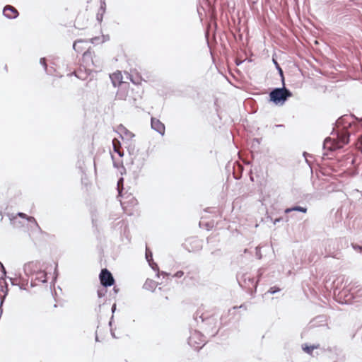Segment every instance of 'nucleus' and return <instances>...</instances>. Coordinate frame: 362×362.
I'll return each mask as SVG.
<instances>
[{"instance_id": "f257e3e1", "label": "nucleus", "mask_w": 362, "mask_h": 362, "mask_svg": "<svg viewBox=\"0 0 362 362\" xmlns=\"http://www.w3.org/2000/svg\"><path fill=\"white\" fill-rule=\"evenodd\" d=\"M218 318V315L211 311L206 310L203 305L199 307L193 315V320L197 325L201 324V328L211 332L213 337L218 332L219 328L217 327Z\"/></svg>"}, {"instance_id": "f03ea898", "label": "nucleus", "mask_w": 362, "mask_h": 362, "mask_svg": "<svg viewBox=\"0 0 362 362\" xmlns=\"http://www.w3.org/2000/svg\"><path fill=\"white\" fill-rule=\"evenodd\" d=\"M130 156V163L128 164L129 170L132 173L134 178H137L144 168L148 157L145 151L135 150L134 146L129 145L127 148Z\"/></svg>"}, {"instance_id": "7ed1b4c3", "label": "nucleus", "mask_w": 362, "mask_h": 362, "mask_svg": "<svg viewBox=\"0 0 362 362\" xmlns=\"http://www.w3.org/2000/svg\"><path fill=\"white\" fill-rule=\"evenodd\" d=\"M356 117L353 115H344L336 121L337 128L341 129L337 131V136L339 143L347 144L349 142L350 132L348 131L351 127Z\"/></svg>"}, {"instance_id": "20e7f679", "label": "nucleus", "mask_w": 362, "mask_h": 362, "mask_svg": "<svg viewBox=\"0 0 362 362\" xmlns=\"http://www.w3.org/2000/svg\"><path fill=\"white\" fill-rule=\"evenodd\" d=\"M293 95L292 92L283 85L281 88H274L269 93V102L281 106Z\"/></svg>"}, {"instance_id": "39448f33", "label": "nucleus", "mask_w": 362, "mask_h": 362, "mask_svg": "<svg viewBox=\"0 0 362 362\" xmlns=\"http://www.w3.org/2000/svg\"><path fill=\"white\" fill-rule=\"evenodd\" d=\"M258 281L259 279L255 281L254 276L248 273L243 274L241 277H238L240 286L251 296H253L257 291Z\"/></svg>"}, {"instance_id": "423d86ee", "label": "nucleus", "mask_w": 362, "mask_h": 362, "mask_svg": "<svg viewBox=\"0 0 362 362\" xmlns=\"http://www.w3.org/2000/svg\"><path fill=\"white\" fill-rule=\"evenodd\" d=\"M359 293L358 295H355V292L350 289H343L339 291L338 294L336 295V290L334 291L336 300L340 304H353L355 302H358L357 300L358 296H361L362 292L359 289L357 291Z\"/></svg>"}, {"instance_id": "0eeeda50", "label": "nucleus", "mask_w": 362, "mask_h": 362, "mask_svg": "<svg viewBox=\"0 0 362 362\" xmlns=\"http://www.w3.org/2000/svg\"><path fill=\"white\" fill-rule=\"evenodd\" d=\"M204 336L197 330H194L188 338V344L197 351L204 345Z\"/></svg>"}, {"instance_id": "6e6552de", "label": "nucleus", "mask_w": 362, "mask_h": 362, "mask_svg": "<svg viewBox=\"0 0 362 362\" xmlns=\"http://www.w3.org/2000/svg\"><path fill=\"white\" fill-rule=\"evenodd\" d=\"M99 279L103 287H109L115 284V279L107 269H103L99 274Z\"/></svg>"}, {"instance_id": "1a4fd4ad", "label": "nucleus", "mask_w": 362, "mask_h": 362, "mask_svg": "<svg viewBox=\"0 0 362 362\" xmlns=\"http://www.w3.org/2000/svg\"><path fill=\"white\" fill-rule=\"evenodd\" d=\"M41 269H42V264L39 261L29 262L25 264L23 267L24 273L28 277L35 274Z\"/></svg>"}, {"instance_id": "9d476101", "label": "nucleus", "mask_w": 362, "mask_h": 362, "mask_svg": "<svg viewBox=\"0 0 362 362\" xmlns=\"http://www.w3.org/2000/svg\"><path fill=\"white\" fill-rule=\"evenodd\" d=\"M3 15L8 19H15L19 16L18 10L11 5H6L3 9Z\"/></svg>"}, {"instance_id": "9b49d317", "label": "nucleus", "mask_w": 362, "mask_h": 362, "mask_svg": "<svg viewBox=\"0 0 362 362\" xmlns=\"http://www.w3.org/2000/svg\"><path fill=\"white\" fill-rule=\"evenodd\" d=\"M111 228L119 232L120 235H125L128 228L127 222L124 220H120L117 223H112Z\"/></svg>"}, {"instance_id": "f8f14e48", "label": "nucleus", "mask_w": 362, "mask_h": 362, "mask_svg": "<svg viewBox=\"0 0 362 362\" xmlns=\"http://www.w3.org/2000/svg\"><path fill=\"white\" fill-rule=\"evenodd\" d=\"M151 126L153 130L159 133L160 135H164L165 127V125L159 119L155 117H151Z\"/></svg>"}, {"instance_id": "ddd939ff", "label": "nucleus", "mask_w": 362, "mask_h": 362, "mask_svg": "<svg viewBox=\"0 0 362 362\" xmlns=\"http://www.w3.org/2000/svg\"><path fill=\"white\" fill-rule=\"evenodd\" d=\"M326 351H329L336 356V360L334 362H344L346 357L342 350L336 346L331 348L328 347Z\"/></svg>"}, {"instance_id": "4468645a", "label": "nucleus", "mask_w": 362, "mask_h": 362, "mask_svg": "<svg viewBox=\"0 0 362 362\" xmlns=\"http://www.w3.org/2000/svg\"><path fill=\"white\" fill-rule=\"evenodd\" d=\"M119 88L116 94V98L118 100H127V92L125 89V88H123V86H126L127 84L124 82L119 81Z\"/></svg>"}, {"instance_id": "2eb2a0df", "label": "nucleus", "mask_w": 362, "mask_h": 362, "mask_svg": "<svg viewBox=\"0 0 362 362\" xmlns=\"http://www.w3.org/2000/svg\"><path fill=\"white\" fill-rule=\"evenodd\" d=\"M93 53L90 51V49L86 50L83 54L82 59H83V63L86 64V66H90V64L95 66L93 58Z\"/></svg>"}, {"instance_id": "dca6fc26", "label": "nucleus", "mask_w": 362, "mask_h": 362, "mask_svg": "<svg viewBox=\"0 0 362 362\" xmlns=\"http://www.w3.org/2000/svg\"><path fill=\"white\" fill-rule=\"evenodd\" d=\"M292 211H298V212H301V213L305 214L308 211V208L306 206H301L296 205V206H291L289 208H286L284 210L285 214H289Z\"/></svg>"}, {"instance_id": "f3484780", "label": "nucleus", "mask_w": 362, "mask_h": 362, "mask_svg": "<svg viewBox=\"0 0 362 362\" xmlns=\"http://www.w3.org/2000/svg\"><path fill=\"white\" fill-rule=\"evenodd\" d=\"M35 281H37L38 282H41L43 284L47 283V272L42 270V269H41L40 272L35 273Z\"/></svg>"}, {"instance_id": "a211bd4d", "label": "nucleus", "mask_w": 362, "mask_h": 362, "mask_svg": "<svg viewBox=\"0 0 362 362\" xmlns=\"http://www.w3.org/2000/svg\"><path fill=\"white\" fill-rule=\"evenodd\" d=\"M87 43L88 42V40H76L74 44H73V49L76 52H82L83 50V47L80 45V44H82V43Z\"/></svg>"}, {"instance_id": "6ab92c4d", "label": "nucleus", "mask_w": 362, "mask_h": 362, "mask_svg": "<svg viewBox=\"0 0 362 362\" xmlns=\"http://www.w3.org/2000/svg\"><path fill=\"white\" fill-rule=\"evenodd\" d=\"M319 345H308L304 344L302 345V349L308 354L312 355L314 349H317Z\"/></svg>"}, {"instance_id": "aec40b11", "label": "nucleus", "mask_w": 362, "mask_h": 362, "mask_svg": "<svg viewBox=\"0 0 362 362\" xmlns=\"http://www.w3.org/2000/svg\"><path fill=\"white\" fill-rule=\"evenodd\" d=\"M156 287V283L153 280L147 279L144 284V288L146 290L153 291Z\"/></svg>"}, {"instance_id": "412c9836", "label": "nucleus", "mask_w": 362, "mask_h": 362, "mask_svg": "<svg viewBox=\"0 0 362 362\" xmlns=\"http://www.w3.org/2000/svg\"><path fill=\"white\" fill-rule=\"evenodd\" d=\"M272 60H273V62L275 65L276 70L278 71L279 76H281L282 84L284 86L285 83H284V71H283L281 67L280 66V65L279 64V63L277 62V61L274 58L272 59Z\"/></svg>"}, {"instance_id": "4be33fe9", "label": "nucleus", "mask_w": 362, "mask_h": 362, "mask_svg": "<svg viewBox=\"0 0 362 362\" xmlns=\"http://www.w3.org/2000/svg\"><path fill=\"white\" fill-rule=\"evenodd\" d=\"M26 219L28 220V221H29V222H30V223H33V224L36 226V228H37V231H38L40 233H41V234L45 233L42 230V228L40 227V226L38 225V223H37V221H36V219H35V217H33V216H27Z\"/></svg>"}, {"instance_id": "5701e85b", "label": "nucleus", "mask_w": 362, "mask_h": 362, "mask_svg": "<svg viewBox=\"0 0 362 362\" xmlns=\"http://www.w3.org/2000/svg\"><path fill=\"white\" fill-rule=\"evenodd\" d=\"M326 320V316L325 315H318L315 318H314L310 323L312 324V326H316L317 322H324Z\"/></svg>"}, {"instance_id": "b1692460", "label": "nucleus", "mask_w": 362, "mask_h": 362, "mask_svg": "<svg viewBox=\"0 0 362 362\" xmlns=\"http://www.w3.org/2000/svg\"><path fill=\"white\" fill-rule=\"evenodd\" d=\"M145 256H146V259L148 262V263H151V262H152V260H153L152 252L148 247H146V255Z\"/></svg>"}, {"instance_id": "393cba45", "label": "nucleus", "mask_w": 362, "mask_h": 362, "mask_svg": "<svg viewBox=\"0 0 362 362\" xmlns=\"http://www.w3.org/2000/svg\"><path fill=\"white\" fill-rule=\"evenodd\" d=\"M107 287H102L100 288H99L97 291V294H98V298H102V297H104L105 296V294L107 293Z\"/></svg>"}, {"instance_id": "a878e982", "label": "nucleus", "mask_w": 362, "mask_h": 362, "mask_svg": "<svg viewBox=\"0 0 362 362\" xmlns=\"http://www.w3.org/2000/svg\"><path fill=\"white\" fill-rule=\"evenodd\" d=\"M148 264L153 271L157 272V276H158L160 272H159V267H158V264L156 262H154L153 260H152V262H151V263H148Z\"/></svg>"}, {"instance_id": "bb28decb", "label": "nucleus", "mask_w": 362, "mask_h": 362, "mask_svg": "<svg viewBox=\"0 0 362 362\" xmlns=\"http://www.w3.org/2000/svg\"><path fill=\"white\" fill-rule=\"evenodd\" d=\"M40 64L43 66L45 72L48 74V69H47V59H46V58L45 57L40 58Z\"/></svg>"}, {"instance_id": "cd10ccee", "label": "nucleus", "mask_w": 362, "mask_h": 362, "mask_svg": "<svg viewBox=\"0 0 362 362\" xmlns=\"http://www.w3.org/2000/svg\"><path fill=\"white\" fill-rule=\"evenodd\" d=\"M100 12L105 13L106 9V3L105 0H100Z\"/></svg>"}, {"instance_id": "c85d7f7f", "label": "nucleus", "mask_w": 362, "mask_h": 362, "mask_svg": "<svg viewBox=\"0 0 362 362\" xmlns=\"http://www.w3.org/2000/svg\"><path fill=\"white\" fill-rule=\"evenodd\" d=\"M280 288L278 287V286H272L271 287L269 291H267V293H270V294H274L279 291H280Z\"/></svg>"}, {"instance_id": "c756f323", "label": "nucleus", "mask_w": 362, "mask_h": 362, "mask_svg": "<svg viewBox=\"0 0 362 362\" xmlns=\"http://www.w3.org/2000/svg\"><path fill=\"white\" fill-rule=\"evenodd\" d=\"M129 79L134 84H139L140 83L141 79L139 77L136 76L135 78L133 77V76L129 75Z\"/></svg>"}, {"instance_id": "7c9ffc66", "label": "nucleus", "mask_w": 362, "mask_h": 362, "mask_svg": "<svg viewBox=\"0 0 362 362\" xmlns=\"http://www.w3.org/2000/svg\"><path fill=\"white\" fill-rule=\"evenodd\" d=\"M113 315H112L111 318H110V320L109 322V326L110 327H112V320H113ZM110 332H111V335L113 338H115V339H117L118 337H116L115 334V332L114 330L112 329V328H110Z\"/></svg>"}, {"instance_id": "2f4dec72", "label": "nucleus", "mask_w": 362, "mask_h": 362, "mask_svg": "<svg viewBox=\"0 0 362 362\" xmlns=\"http://www.w3.org/2000/svg\"><path fill=\"white\" fill-rule=\"evenodd\" d=\"M103 14H104V13L100 12V11L97 13L96 18L99 23L102 22L103 18Z\"/></svg>"}, {"instance_id": "473e14b6", "label": "nucleus", "mask_w": 362, "mask_h": 362, "mask_svg": "<svg viewBox=\"0 0 362 362\" xmlns=\"http://www.w3.org/2000/svg\"><path fill=\"white\" fill-rule=\"evenodd\" d=\"M90 42L93 44H98L100 42V37H95L90 40Z\"/></svg>"}, {"instance_id": "72a5a7b5", "label": "nucleus", "mask_w": 362, "mask_h": 362, "mask_svg": "<svg viewBox=\"0 0 362 362\" xmlns=\"http://www.w3.org/2000/svg\"><path fill=\"white\" fill-rule=\"evenodd\" d=\"M184 275V272L182 271L177 272L173 276L176 278H181Z\"/></svg>"}, {"instance_id": "f704fd0d", "label": "nucleus", "mask_w": 362, "mask_h": 362, "mask_svg": "<svg viewBox=\"0 0 362 362\" xmlns=\"http://www.w3.org/2000/svg\"><path fill=\"white\" fill-rule=\"evenodd\" d=\"M129 202H130L131 205L133 206L137 204V200L134 197H132Z\"/></svg>"}, {"instance_id": "c9c22d12", "label": "nucleus", "mask_w": 362, "mask_h": 362, "mask_svg": "<svg viewBox=\"0 0 362 362\" xmlns=\"http://www.w3.org/2000/svg\"><path fill=\"white\" fill-rule=\"evenodd\" d=\"M283 221H284V218L282 217H279V218H275L273 221V223L274 225H276L277 223H279V222Z\"/></svg>"}, {"instance_id": "e433bc0d", "label": "nucleus", "mask_w": 362, "mask_h": 362, "mask_svg": "<svg viewBox=\"0 0 362 362\" xmlns=\"http://www.w3.org/2000/svg\"><path fill=\"white\" fill-rule=\"evenodd\" d=\"M263 273H264V269H263L261 268V269H258V271H257V276H258L259 279L262 276Z\"/></svg>"}, {"instance_id": "4c0bfd02", "label": "nucleus", "mask_w": 362, "mask_h": 362, "mask_svg": "<svg viewBox=\"0 0 362 362\" xmlns=\"http://www.w3.org/2000/svg\"><path fill=\"white\" fill-rule=\"evenodd\" d=\"M36 281H35V279H32L31 281H30V286L31 287H35L37 285Z\"/></svg>"}, {"instance_id": "58836bf2", "label": "nucleus", "mask_w": 362, "mask_h": 362, "mask_svg": "<svg viewBox=\"0 0 362 362\" xmlns=\"http://www.w3.org/2000/svg\"><path fill=\"white\" fill-rule=\"evenodd\" d=\"M120 205H121V206L122 207V209H124V211H125V210H126L125 209H126V207H127V206H126V202H122V201H121V202H120Z\"/></svg>"}, {"instance_id": "ea45409f", "label": "nucleus", "mask_w": 362, "mask_h": 362, "mask_svg": "<svg viewBox=\"0 0 362 362\" xmlns=\"http://www.w3.org/2000/svg\"><path fill=\"white\" fill-rule=\"evenodd\" d=\"M18 216H19L20 217H22L23 218H26V217H27V215L22 212L18 213Z\"/></svg>"}, {"instance_id": "a19ab883", "label": "nucleus", "mask_w": 362, "mask_h": 362, "mask_svg": "<svg viewBox=\"0 0 362 362\" xmlns=\"http://www.w3.org/2000/svg\"><path fill=\"white\" fill-rule=\"evenodd\" d=\"M28 284V281L26 284H21L19 286L21 289L26 290L25 286Z\"/></svg>"}, {"instance_id": "79ce46f5", "label": "nucleus", "mask_w": 362, "mask_h": 362, "mask_svg": "<svg viewBox=\"0 0 362 362\" xmlns=\"http://www.w3.org/2000/svg\"><path fill=\"white\" fill-rule=\"evenodd\" d=\"M256 252H257V255L258 256V258L261 259L262 256L260 255V251H259V249L257 247H256Z\"/></svg>"}, {"instance_id": "37998d69", "label": "nucleus", "mask_w": 362, "mask_h": 362, "mask_svg": "<svg viewBox=\"0 0 362 362\" xmlns=\"http://www.w3.org/2000/svg\"><path fill=\"white\" fill-rule=\"evenodd\" d=\"M331 141V139H330V138H329V137L326 138V139H325V141H324V143H323V148H325L326 143H327V141Z\"/></svg>"}, {"instance_id": "c03bdc74", "label": "nucleus", "mask_w": 362, "mask_h": 362, "mask_svg": "<svg viewBox=\"0 0 362 362\" xmlns=\"http://www.w3.org/2000/svg\"><path fill=\"white\" fill-rule=\"evenodd\" d=\"M103 40L102 42H104L106 40H109V35H103Z\"/></svg>"}, {"instance_id": "a18cd8bd", "label": "nucleus", "mask_w": 362, "mask_h": 362, "mask_svg": "<svg viewBox=\"0 0 362 362\" xmlns=\"http://www.w3.org/2000/svg\"><path fill=\"white\" fill-rule=\"evenodd\" d=\"M122 183L123 182V178H120L118 182H117V186L119 187V184L120 183ZM118 192H119V194H120V191L118 189Z\"/></svg>"}, {"instance_id": "49530a36", "label": "nucleus", "mask_w": 362, "mask_h": 362, "mask_svg": "<svg viewBox=\"0 0 362 362\" xmlns=\"http://www.w3.org/2000/svg\"><path fill=\"white\" fill-rule=\"evenodd\" d=\"M111 310H112V313H115V310H116V304H115V303H114V304L112 305V309H111Z\"/></svg>"}, {"instance_id": "de8ad7c7", "label": "nucleus", "mask_w": 362, "mask_h": 362, "mask_svg": "<svg viewBox=\"0 0 362 362\" xmlns=\"http://www.w3.org/2000/svg\"><path fill=\"white\" fill-rule=\"evenodd\" d=\"M117 153L119 155V156L120 157H122L124 156V152L123 151H117Z\"/></svg>"}, {"instance_id": "09e8293b", "label": "nucleus", "mask_w": 362, "mask_h": 362, "mask_svg": "<svg viewBox=\"0 0 362 362\" xmlns=\"http://www.w3.org/2000/svg\"><path fill=\"white\" fill-rule=\"evenodd\" d=\"M161 274L163 276H170V274L169 273H167L165 272H161Z\"/></svg>"}, {"instance_id": "8fccbe9b", "label": "nucleus", "mask_w": 362, "mask_h": 362, "mask_svg": "<svg viewBox=\"0 0 362 362\" xmlns=\"http://www.w3.org/2000/svg\"><path fill=\"white\" fill-rule=\"evenodd\" d=\"M239 308H240L247 309V307H246L245 303L242 304Z\"/></svg>"}, {"instance_id": "3c124183", "label": "nucleus", "mask_w": 362, "mask_h": 362, "mask_svg": "<svg viewBox=\"0 0 362 362\" xmlns=\"http://www.w3.org/2000/svg\"><path fill=\"white\" fill-rule=\"evenodd\" d=\"M284 127V124H276L275 125V127H276V128H281V127Z\"/></svg>"}, {"instance_id": "603ef678", "label": "nucleus", "mask_w": 362, "mask_h": 362, "mask_svg": "<svg viewBox=\"0 0 362 362\" xmlns=\"http://www.w3.org/2000/svg\"><path fill=\"white\" fill-rule=\"evenodd\" d=\"M95 339L96 341H99V338H98V333L97 332H95Z\"/></svg>"}, {"instance_id": "864d4df0", "label": "nucleus", "mask_w": 362, "mask_h": 362, "mask_svg": "<svg viewBox=\"0 0 362 362\" xmlns=\"http://www.w3.org/2000/svg\"><path fill=\"white\" fill-rule=\"evenodd\" d=\"M113 291L115 293H117L119 291V288L114 287Z\"/></svg>"}, {"instance_id": "5fc2aeb1", "label": "nucleus", "mask_w": 362, "mask_h": 362, "mask_svg": "<svg viewBox=\"0 0 362 362\" xmlns=\"http://www.w3.org/2000/svg\"><path fill=\"white\" fill-rule=\"evenodd\" d=\"M10 280H11V284H12L13 285H15V284H15V282H14V281H15L14 279H13L12 278H10Z\"/></svg>"}, {"instance_id": "6e6d98bb", "label": "nucleus", "mask_w": 362, "mask_h": 362, "mask_svg": "<svg viewBox=\"0 0 362 362\" xmlns=\"http://www.w3.org/2000/svg\"><path fill=\"white\" fill-rule=\"evenodd\" d=\"M110 219L117 220V218H115V217H113L112 215H110Z\"/></svg>"}, {"instance_id": "4d7b16f0", "label": "nucleus", "mask_w": 362, "mask_h": 362, "mask_svg": "<svg viewBox=\"0 0 362 362\" xmlns=\"http://www.w3.org/2000/svg\"><path fill=\"white\" fill-rule=\"evenodd\" d=\"M54 274H55V276L54 278V280H56V279H57V267L55 268Z\"/></svg>"}, {"instance_id": "13d9d810", "label": "nucleus", "mask_w": 362, "mask_h": 362, "mask_svg": "<svg viewBox=\"0 0 362 362\" xmlns=\"http://www.w3.org/2000/svg\"><path fill=\"white\" fill-rule=\"evenodd\" d=\"M114 151L116 153H117V151H119V150H118L115 146H114Z\"/></svg>"}, {"instance_id": "bf43d9fd", "label": "nucleus", "mask_w": 362, "mask_h": 362, "mask_svg": "<svg viewBox=\"0 0 362 362\" xmlns=\"http://www.w3.org/2000/svg\"><path fill=\"white\" fill-rule=\"evenodd\" d=\"M112 84L115 87H116L117 84L116 82L114 80H112Z\"/></svg>"}, {"instance_id": "052dcab7", "label": "nucleus", "mask_w": 362, "mask_h": 362, "mask_svg": "<svg viewBox=\"0 0 362 362\" xmlns=\"http://www.w3.org/2000/svg\"><path fill=\"white\" fill-rule=\"evenodd\" d=\"M255 141H257V143H259V139H254Z\"/></svg>"}, {"instance_id": "680f3d73", "label": "nucleus", "mask_w": 362, "mask_h": 362, "mask_svg": "<svg viewBox=\"0 0 362 362\" xmlns=\"http://www.w3.org/2000/svg\"><path fill=\"white\" fill-rule=\"evenodd\" d=\"M357 248L359 249L360 250H362V247L361 246H357Z\"/></svg>"}, {"instance_id": "e2e57ef3", "label": "nucleus", "mask_w": 362, "mask_h": 362, "mask_svg": "<svg viewBox=\"0 0 362 362\" xmlns=\"http://www.w3.org/2000/svg\"><path fill=\"white\" fill-rule=\"evenodd\" d=\"M2 268H3V270H4V273H5L6 272L5 268L3 266H2Z\"/></svg>"}, {"instance_id": "0e129e2a", "label": "nucleus", "mask_w": 362, "mask_h": 362, "mask_svg": "<svg viewBox=\"0 0 362 362\" xmlns=\"http://www.w3.org/2000/svg\"><path fill=\"white\" fill-rule=\"evenodd\" d=\"M240 64H241V62H240V63L236 62L237 66H239Z\"/></svg>"}, {"instance_id": "69168bd1", "label": "nucleus", "mask_w": 362, "mask_h": 362, "mask_svg": "<svg viewBox=\"0 0 362 362\" xmlns=\"http://www.w3.org/2000/svg\"><path fill=\"white\" fill-rule=\"evenodd\" d=\"M361 119H362V118H361Z\"/></svg>"}]
</instances>
